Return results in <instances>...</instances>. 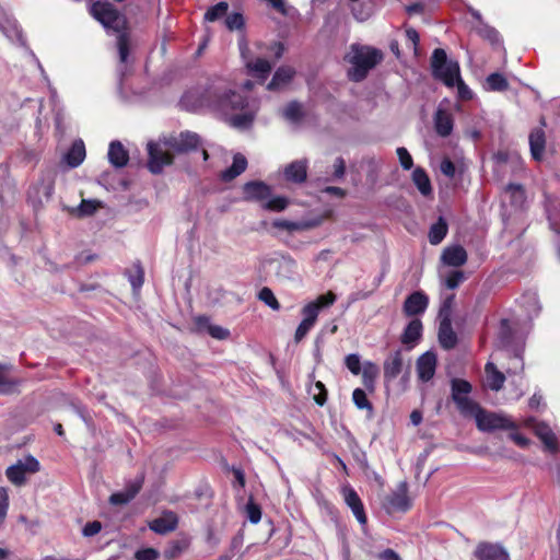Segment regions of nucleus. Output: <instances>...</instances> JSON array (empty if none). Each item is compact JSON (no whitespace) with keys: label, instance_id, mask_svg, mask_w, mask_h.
<instances>
[{"label":"nucleus","instance_id":"61","mask_svg":"<svg viewBox=\"0 0 560 560\" xmlns=\"http://www.w3.org/2000/svg\"><path fill=\"white\" fill-rule=\"evenodd\" d=\"M102 529V523L100 521L89 522L84 525L82 534L85 537H92L98 534Z\"/></svg>","mask_w":560,"mask_h":560},{"label":"nucleus","instance_id":"2","mask_svg":"<svg viewBox=\"0 0 560 560\" xmlns=\"http://www.w3.org/2000/svg\"><path fill=\"white\" fill-rule=\"evenodd\" d=\"M432 74L436 80L442 81L446 86L457 85L458 93L463 98H470V91L460 78L459 65L456 61H448L446 51L443 48H435L431 56Z\"/></svg>","mask_w":560,"mask_h":560},{"label":"nucleus","instance_id":"58","mask_svg":"<svg viewBox=\"0 0 560 560\" xmlns=\"http://www.w3.org/2000/svg\"><path fill=\"white\" fill-rule=\"evenodd\" d=\"M509 439L522 448H526L530 445V440L523 435L522 433H520L517 431V428L511 430V432L509 433Z\"/></svg>","mask_w":560,"mask_h":560},{"label":"nucleus","instance_id":"23","mask_svg":"<svg viewBox=\"0 0 560 560\" xmlns=\"http://www.w3.org/2000/svg\"><path fill=\"white\" fill-rule=\"evenodd\" d=\"M247 168V160L242 153H236L233 156V162L230 167L222 171L220 174V179L222 182L229 183L244 173Z\"/></svg>","mask_w":560,"mask_h":560},{"label":"nucleus","instance_id":"33","mask_svg":"<svg viewBox=\"0 0 560 560\" xmlns=\"http://www.w3.org/2000/svg\"><path fill=\"white\" fill-rule=\"evenodd\" d=\"M361 372H362V383H363L364 387L369 392L373 393L375 389V381L380 373L378 366L374 362L368 361L364 363Z\"/></svg>","mask_w":560,"mask_h":560},{"label":"nucleus","instance_id":"17","mask_svg":"<svg viewBox=\"0 0 560 560\" xmlns=\"http://www.w3.org/2000/svg\"><path fill=\"white\" fill-rule=\"evenodd\" d=\"M178 518L174 512H166L162 516L156 517L148 523L149 528L159 534L166 535L177 528Z\"/></svg>","mask_w":560,"mask_h":560},{"label":"nucleus","instance_id":"40","mask_svg":"<svg viewBox=\"0 0 560 560\" xmlns=\"http://www.w3.org/2000/svg\"><path fill=\"white\" fill-rule=\"evenodd\" d=\"M129 282L133 291H139L144 282V270L140 261L133 264L132 269L128 272Z\"/></svg>","mask_w":560,"mask_h":560},{"label":"nucleus","instance_id":"27","mask_svg":"<svg viewBox=\"0 0 560 560\" xmlns=\"http://www.w3.org/2000/svg\"><path fill=\"white\" fill-rule=\"evenodd\" d=\"M10 369V365L0 363V395L19 393L18 387L21 385L22 380L9 377L8 372Z\"/></svg>","mask_w":560,"mask_h":560},{"label":"nucleus","instance_id":"39","mask_svg":"<svg viewBox=\"0 0 560 560\" xmlns=\"http://www.w3.org/2000/svg\"><path fill=\"white\" fill-rule=\"evenodd\" d=\"M283 116L285 119L292 122H299L304 118V110L301 103L298 101H291L287 104L283 109Z\"/></svg>","mask_w":560,"mask_h":560},{"label":"nucleus","instance_id":"14","mask_svg":"<svg viewBox=\"0 0 560 560\" xmlns=\"http://www.w3.org/2000/svg\"><path fill=\"white\" fill-rule=\"evenodd\" d=\"M436 364L438 359L434 352L427 351L421 354L416 363L418 378L424 383L432 380L435 374Z\"/></svg>","mask_w":560,"mask_h":560},{"label":"nucleus","instance_id":"8","mask_svg":"<svg viewBox=\"0 0 560 560\" xmlns=\"http://www.w3.org/2000/svg\"><path fill=\"white\" fill-rule=\"evenodd\" d=\"M148 168L152 174H160L164 166L174 163V156L170 152L162 150L160 144L155 142L148 143Z\"/></svg>","mask_w":560,"mask_h":560},{"label":"nucleus","instance_id":"12","mask_svg":"<svg viewBox=\"0 0 560 560\" xmlns=\"http://www.w3.org/2000/svg\"><path fill=\"white\" fill-rule=\"evenodd\" d=\"M404 369L402 351L400 349L392 352L383 363V377L385 384L395 381Z\"/></svg>","mask_w":560,"mask_h":560},{"label":"nucleus","instance_id":"51","mask_svg":"<svg viewBox=\"0 0 560 560\" xmlns=\"http://www.w3.org/2000/svg\"><path fill=\"white\" fill-rule=\"evenodd\" d=\"M272 226L279 230H284L288 232L300 231L302 229V224L299 222H293L284 219H277L272 222Z\"/></svg>","mask_w":560,"mask_h":560},{"label":"nucleus","instance_id":"1","mask_svg":"<svg viewBox=\"0 0 560 560\" xmlns=\"http://www.w3.org/2000/svg\"><path fill=\"white\" fill-rule=\"evenodd\" d=\"M90 14L100 22L106 30H112L117 33V47L119 52L120 62L125 63L128 60L129 47V32L127 18L110 2L95 1L89 9Z\"/></svg>","mask_w":560,"mask_h":560},{"label":"nucleus","instance_id":"53","mask_svg":"<svg viewBox=\"0 0 560 560\" xmlns=\"http://www.w3.org/2000/svg\"><path fill=\"white\" fill-rule=\"evenodd\" d=\"M399 163L404 170H410L413 166V160L408 150L404 147H399L396 150Z\"/></svg>","mask_w":560,"mask_h":560},{"label":"nucleus","instance_id":"9","mask_svg":"<svg viewBox=\"0 0 560 560\" xmlns=\"http://www.w3.org/2000/svg\"><path fill=\"white\" fill-rule=\"evenodd\" d=\"M199 144L200 137L191 131H183L178 136H172L165 141V145L177 153L195 151Z\"/></svg>","mask_w":560,"mask_h":560},{"label":"nucleus","instance_id":"4","mask_svg":"<svg viewBox=\"0 0 560 560\" xmlns=\"http://www.w3.org/2000/svg\"><path fill=\"white\" fill-rule=\"evenodd\" d=\"M207 100L211 106L222 113L244 110L247 107V98L228 88L215 86L209 90Z\"/></svg>","mask_w":560,"mask_h":560},{"label":"nucleus","instance_id":"29","mask_svg":"<svg viewBox=\"0 0 560 560\" xmlns=\"http://www.w3.org/2000/svg\"><path fill=\"white\" fill-rule=\"evenodd\" d=\"M85 159V145L84 142L79 139L75 140L68 152L65 155L66 163L74 168L78 167Z\"/></svg>","mask_w":560,"mask_h":560},{"label":"nucleus","instance_id":"50","mask_svg":"<svg viewBox=\"0 0 560 560\" xmlns=\"http://www.w3.org/2000/svg\"><path fill=\"white\" fill-rule=\"evenodd\" d=\"M246 515L250 523L257 524L261 518V508L250 500L246 504Z\"/></svg>","mask_w":560,"mask_h":560},{"label":"nucleus","instance_id":"42","mask_svg":"<svg viewBox=\"0 0 560 560\" xmlns=\"http://www.w3.org/2000/svg\"><path fill=\"white\" fill-rule=\"evenodd\" d=\"M255 119V115L252 112H242L231 116L230 124L235 128L246 129L249 128Z\"/></svg>","mask_w":560,"mask_h":560},{"label":"nucleus","instance_id":"24","mask_svg":"<svg viewBox=\"0 0 560 560\" xmlns=\"http://www.w3.org/2000/svg\"><path fill=\"white\" fill-rule=\"evenodd\" d=\"M454 127V119L452 114L444 109H438L434 115V128L440 137H448Z\"/></svg>","mask_w":560,"mask_h":560},{"label":"nucleus","instance_id":"59","mask_svg":"<svg viewBox=\"0 0 560 560\" xmlns=\"http://www.w3.org/2000/svg\"><path fill=\"white\" fill-rule=\"evenodd\" d=\"M160 553L154 548H143L139 549L135 553V558L137 560H156L159 558Z\"/></svg>","mask_w":560,"mask_h":560},{"label":"nucleus","instance_id":"45","mask_svg":"<svg viewBox=\"0 0 560 560\" xmlns=\"http://www.w3.org/2000/svg\"><path fill=\"white\" fill-rule=\"evenodd\" d=\"M288 205H289L288 198H285L283 196H276L270 199H267L265 201V203L262 205V208L268 211L281 212V211L285 210Z\"/></svg>","mask_w":560,"mask_h":560},{"label":"nucleus","instance_id":"55","mask_svg":"<svg viewBox=\"0 0 560 560\" xmlns=\"http://www.w3.org/2000/svg\"><path fill=\"white\" fill-rule=\"evenodd\" d=\"M465 279V275L460 270L451 271L446 277V287L448 289H456Z\"/></svg>","mask_w":560,"mask_h":560},{"label":"nucleus","instance_id":"11","mask_svg":"<svg viewBox=\"0 0 560 560\" xmlns=\"http://www.w3.org/2000/svg\"><path fill=\"white\" fill-rule=\"evenodd\" d=\"M271 196V187L262 180H249L243 185L245 201L264 202Z\"/></svg>","mask_w":560,"mask_h":560},{"label":"nucleus","instance_id":"19","mask_svg":"<svg viewBox=\"0 0 560 560\" xmlns=\"http://www.w3.org/2000/svg\"><path fill=\"white\" fill-rule=\"evenodd\" d=\"M247 74L255 77L260 83L265 82L272 70V63L264 58L247 60L245 62Z\"/></svg>","mask_w":560,"mask_h":560},{"label":"nucleus","instance_id":"62","mask_svg":"<svg viewBox=\"0 0 560 560\" xmlns=\"http://www.w3.org/2000/svg\"><path fill=\"white\" fill-rule=\"evenodd\" d=\"M22 467L25 470V472L35 474V472L39 471L40 464L34 456L28 455L25 458V463H22Z\"/></svg>","mask_w":560,"mask_h":560},{"label":"nucleus","instance_id":"48","mask_svg":"<svg viewBox=\"0 0 560 560\" xmlns=\"http://www.w3.org/2000/svg\"><path fill=\"white\" fill-rule=\"evenodd\" d=\"M244 25H245V20H244V16L242 13L234 12V13L228 15L225 19V26L230 31L243 30Z\"/></svg>","mask_w":560,"mask_h":560},{"label":"nucleus","instance_id":"35","mask_svg":"<svg viewBox=\"0 0 560 560\" xmlns=\"http://www.w3.org/2000/svg\"><path fill=\"white\" fill-rule=\"evenodd\" d=\"M189 544V539L185 537L171 540L167 547L164 549V558L167 560L177 558L188 549Z\"/></svg>","mask_w":560,"mask_h":560},{"label":"nucleus","instance_id":"21","mask_svg":"<svg viewBox=\"0 0 560 560\" xmlns=\"http://www.w3.org/2000/svg\"><path fill=\"white\" fill-rule=\"evenodd\" d=\"M529 148L532 158L535 161H541L546 148V135L541 127L535 128L530 131Z\"/></svg>","mask_w":560,"mask_h":560},{"label":"nucleus","instance_id":"28","mask_svg":"<svg viewBox=\"0 0 560 560\" xmlns=\"http://www.w3.org/2000/svg\"><path fill=\"white\" fill-rule=\"evenodd\" d=\"M108 160L110 164L117 168H121L127 165L129 161V154L121 142L117 140L110 142L108 149Z\"/></svg>","mask_w":560,"mask_h":560},{"label":"nucleus","instance_id":"38","mask_svg":"<svg viewBox=\"0 0 560 560\" xmlns=\"http://www.w3.org/2000/svg\"><path fill=\"white\" fill-rule=\"evenodd\" d=\"M487 89L494 92H504L509 89L508 79L500 72H493L486 79Z\"/></svg>","mask_w":560,"mask_h":560},{"label":"nucleus","instance_id":"43","mask_svg":"<svg viewBox=\"0 0 560 560\" xmlns=\"http://www.w3.org/2000/svg\"><path fill=\"white\" fill-rule=\"evenodd\" d=\"M229 4L225 1H221L215 5L210 7L205 13V20L207 22H214L226 14Z\"/></svg>","mask_w":560,"mask_h":560},{"label":"nucleus","instance_id":"49","mask_svg":"<svg viewBox=\"0 0 560 560\" xmlns=\"http://www.w3.org/2000/svg\"><path fill=\"white\" fill-rule=\"evenodd\" d=\"M319 311L320 310L318 308L317 304H315L313 302L307 303L302 308V314L304 316V318L302 320L306 322L307 324L314 325L317 319Z\"/></svg>","mask_w":560,"mask_h":560},{"label":"nucleus","instance_id":"10","mask_svg":"<svg viewBox=\"0 0 560 560\" xmlns=\"http://www.w3.org/2000/svg\"><path fill=\"white\" fill-rule=\"evenodd\" d=\"M476 560H511L508 550L498 542L480 541L475 550Z\"/></svg>","mask_w":560,"mask_h":560},{"label":"nucleus","instance_id":"54","mask_svg":"<svg viewBox=\"0 0 560 560\" xmlns=\"http://www.w3.org/2000/svg\"><path fill=\"white\" fill-rule=\"evenodd\" d=\"M314 388L317 390V393H314L313 399L318 406H324L327 401L328 393L325 387V385L317 381L314 385Z\"/></svg>","mask_w":560,"mask_h":560},{"label":"nucleus","instance_id":"25","mask_svg":"<svg viewBox=\"0 0 560 560\" xmlns=\"http://www.w3.org/2000/svg\"><path fill=\"white\" fill-rule=\"evenodd\" d=\"M438 338L440 346L445 350L454 349L458 342V338L452 327V323L440 322Z\"/></svg>","mask_w":560,"mask_h":560},{"label":"nucleus","instance_id":"37","mask_svg":"<svg viewBox=\"0 0 560 560\" xmlns=\"http://www.w3.org/2000/svg\"><path fill=\"white\" fill-rule=\"evenodd\" d=\"M447 223L443 218H439V220L432 224L429 232V242L432 245L440 244L447 234Z\"/></svg>","mask_w":560,"mask_h":560},{"label":"nucleus","instance_id":"52","mask_svg":"<svg viewBox=\"0 0 560 560\" xmlns=\"http://www.w3.org/2000/svg\"><path fill=\"white\" fill-rule=\"evenodd\" d=\"M345 364L352 374L359 375L361 373V361L358 354H348L345 359Z\"/></svg>","mask_w":560,"mask_h":560},{"label":"nucleus","instance_id":"60","mask_svg":"<svg viewBox=\"0 0 560 560\" xmlns=\"http://www.w3.org/2000/svg\"><path fill=\"white\" fill-rule=\"evenodd\" d=\"M440 171L448 178H453L456 173V167L451 159L444 158L440 164Z\"/></svg>","mask_w":560,"mask_h":560},{"label":"nucleus","instance_id":"46","mask_svg":"<svg viewBox=\"0 0 560 560\" xmlns=\"http://www.w3.org/2000/svg\"><path fill=\"white\" fill-rule=\"evenodd\" d=\"M258 299L273 311H279L281 308L279 301L275 296L272 290L268 287H264L258 292Z\"/></svg>","mask_w":560,"mask_h":560},{"label":"nucleus","instance_id":"34","mask_svg":"<svg viewBox=\"0 0 560 560\" xmlns=\"http://www.w3.org/2000/svg\"><path fill=\"white\" fill-rule=\"evenodd\" d=\"M513 329L508 318L500 320V327L497 336V346L500 349H504L511 346L513 341Z\"/></svg>","mask_w":560,"mask_h":560},{"label":"nucleus","instance_id":"56","mask_svg":"<svg viewBox=\"0 0 560 560\" xmlns=\"http://www.w3.org/2000/svg\"><path fill=\"white\" fill-rule=\"evenodd\" d=\"M8 509H9L8 489L4 487H0V524L3 523V521L7 517Z\"/></svg>","mask_w":560,"mask_h":560},{"label":"nucleus","instance_id":"5","mask_svg":"<svg viewBox=\"0 0 560 560\" xmlns=\"http://www.w3.org/2000/svg\"><path fill=\"white\" fill-rule=\"evenodd\" d=\"M468 417L476 419L477 428L483 432H491L494 430H514L517 424L510 418L497 415L494 412H487L477 404L476 410H472Z\"/></svg>","mask_w":560,"mask_h":560},{"label":"nucleus","instance_id":"36","mask_svg":"<svg viewBox=\"0 0 560 560\" xmlns=\"http://www.w3.org/2000/svg\"><path fill=\"white\" fill-rule=\"evenodd\" d=\"M486 372L488 374L489 387L495 392L500 390L505 382L504 374L497 370L495 365L491 362L486 364Z\"/></svg>","mask_w":560,"mask_h":560},{"label":"nucleus","instance_id":"22","mask_svg":"<svg viewBox=\"0 0 560 560\" xmlns=\"http://www.w3.org/2000/svg\"><path fill=\"white\" fill-rule=\"evenodd\" d=\"M467 258H468L467 252L460 245L446 247L442 254L443 262L445 265L452 266V267H460V266L465 265L467 261Z\"/></svg>","mask_w":560,"mask_h":560},{"label":"nucleus","instance_id":"47","mask_svg":"<svg viewBox=\"0 0 560 560\" xmlns=\"http://www.w3.org/2000/svg\"><path fill=\"white\" fill-rule=\"evenodd\" d=\"M352 400H353V404L355 405V407L358 409H361V410H369V411H372L373 410V405L372 402L369 400L365 392L362 389V388H355L352 393Z\"/></svg>","mask_w":560,"mask_h":560},{"label":"nucleus","instance_id":"31","mask_svg":"<svg viewBox=\"0 0 560 560\" xmlns=\"http://www.w3.org/2000/svg\"><path fill=\"white\" fill-rule=\"evenodd\" d=\"M412 182L422 196L428 197L432 194L431 180L424 168L418 166L412 172Z\"/></svg>","mask_w":560,"mask_h":560},{"label":"nucleus","instance_id":"13","mask_svg":"<svg viewBox=\"0 0 560 560\" xmlns=\"http://www.w3.org/2000/svg\"><path fill=\"white\" fill-rule=\"evenodd\" d=\"M346 504L351 509L354 517L361 525L368 524V516L363 502L357 491L350 487L345 486L341 490Z\"/></svg>","mask_w":560,"mask_h":560},{"label":"nucleus","instance_id":"44","mask_svg":"<svg viewBox=\"0 0 560 560\" xmlns=\"http://www.w3.org/2000/svg\"><path fill=\"white\" fill-rule=\"evenodd\" d=\"M506 192L511 195V202L513 205L521 206L526 199L525 190L521 184L510 183L506 188Z\"/></svg>","mask_w":560,"mask_h":560},{"label":"nucleus","instance_id":"15","mask_svg":"<svg viewBox=\"0 0 560 560\" xmlns=\"http://www.w3.org/2000/svg\"><path fill=\"white\" fill-rule=\"evenodd\" d=\"M307 160H295L283 168V178L285 182L302 185L307 179Z\"/></svg>","mask_w":560,"mask_h":560},{"label":"nucleus","instance_id":"18","mask_svg":"<svg viewBox=\"0 0 560 560\" xmlns=\"http://www.w3.org/2000/svg\"><path fill=\"white\" fill-rule=\"evenodd\" d=\"M143 483V478L130 482L124 491L112 493L109 503L112 505H124L129 503L140 492Z\"/></svg>","mask_w":560,"mask_h":560},{"label":"nucleus","instance_id":"32","mask_svg":"<svg viewBox=\"0 0 560 560\" xmlns=\"http://www.w3.org/2000/svg\"><path fill=\"white\" fill-rule=\"evenodd\" d=\"M353 3L351 7V13L353 18L359 22H364L371 18L374 11V4L372 1H362L358 3L360 0H349Z\"/></svg>","mask_w":560,"mask_h":560},{"label":"nucleus","instance_id":"63","mask_svg":"<svg viewBox=\"0 0 560 560\" xmlns=\"http://www.w3.org/2000/svg\"><path fill=\"white\" fill-rule=\"evenodd\" d=\"M208 334L215 339L223 340L226 339L230 335L229 330L218 326V325H211L209 326Z\"/></svg>","mask_w":560,"mask_h":560},{"label":"nucleus","instance_id":"30","mask_svg":"<svg viewBox=\"0 0 560 560\" xmlns=\"http://www.w3.org/2000/svg\"><path fill=\"white\" fill-rule=\"evenodd\" d=\"M422 323L420 319L415 318L409 322V324L406 326L402 335H401V342L404 345H413L416 343L422 336Z\"/></svg>","mask_w":560,"mask_h":560},{"label":"nucleus","instance_id":"6","mask_svg":"<svg viewBox=\"0 0 560 560\" xmlns=\"http://www.w3.org/2000/svg\"><path fill=\"white\" fill-rule=\"evenodd\" d=\"M471 392L472 386L468 381L457 377L451 380V398L463 417H468L477 408L478 402L469 397Z\"/></svg>","mask_w":560,"mask_h":560},{"label":"nucleus","instance_id":"41","mask_svg":"<svg viewBox=\"0 0 560 560\" xmlns=\"http://www.w3.org/2000/svg\"><path fill=\"white\" fill-rule=\"evenodd\" d=\"M25 474L26 472L23 469L21 462L9 466L5 470L7 478L15 486H22L25 483Z\"/></svg>","mask_w":560,"mask_h":560},{"label":"nucleus","instance_id":"20","mask_svg":"<svg viewBox=\"0 0 560 560\" xmlns=\"http://www.w3.org/2000/svg\"><path fill=\"white\" fill-rule=\"evenodd\" d=\"M534 433L542 442L548 452L552 454L558 452L559 446L557 436L548 424L544 422L537 423L534 428Z\"/></svg>","mask_w":560,"mask_h":560},{"label":"nucleus","instance_id":"3","mask_svg":"<svg viewBox=\"0 0 560 560\" xmlns=\"http://www.w3.org/2000/svg\"><path fill=\"white\" fill-rule=\"evenodd\" d=\"M352 55L349 58V62L352 68L348 71V77L353 82L363 81L370 70L375 68L384 59V54L381 49L354 44L351 46Z\"/></svg>","mask_w":560,"mask_h":560},{"label":"nucleus","instance_id":"7","mask_svg":"<svg viewBox=\"0 0 560 560\" xmlns=\"http://www.w3.org/2000/svg\"><path fill=\"white\" fill-rule=\"evenodd\" d=\"M411 500L408 495V483L399 482L396 490L385 497L383 508L388 514L396 512L405 513L411 509Z\"/></svg>","mask_w":560,"mask_h":560},{"label":"nucleus","instance_id":"64","mask_svg":"<svg viewBox=\"0 0 560 560\" xmlns=\"http://www.w3.org/2000/svg\"><path fill=\"white\" fill-rule=\"evenodd\" d=\"M97 209V205L93 200H82L79 206V212L81 215H92Z\"/></svg>","mask_w":560,"mask_h":560},{"label":"nucleus","instance_id":"26","mask_svg":"<svg viewBox=\"0 0 560 560\" xmlns=\"http://www.w3.org/2000/svg\"><path fill=\"white\" fill-rule=\"evenodd\" d=\"M295 74V70L290 66H281L279 67L276 72L273 73V77L271 81L267 84V89L269 91H277L283 85L291 82Z\"/></svg>","mask_w":560,"mask_h":560},{"label":"nucleus","instance_id":"16","mask_svg":"<svg viewBox=\"0 0 560 560\" xmlns=\"http://www.w3.org/2000/svg\"><path fill=\"white\" fill-rule=\"evenodd\" d=\"M428 304V295L422 291H416L406 298L402 310L406 316H417L424 313Z\"/></svg>","mask_w":560,"mask_h":560},{"label":"nucleus","instance_id":"57","mask_svg":"<svg viewBox=\"0 0 560 560\" xmlns=\"http://www.w3.org/2000/svg\"><path fill=\"white\" fill-rule=\"evenodd\" d=\"M336 299V294L332 291H328L327 293L319 295L315 301H313V303L317 304L318 308L322 310L332 305Z\"/></svg>","mask_w":560,"mask_h":560}]
</instances>
